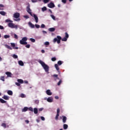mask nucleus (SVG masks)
I'll return each mask as SVG.
<instances>
[{"instance_id": "56", "label": "nucleus", "mask_w": 130, "mask_h": 130, "mask_svg": "<svg viewBox=\"0 0 130 130\" xmlns=\"http://www.w3.org/2000/svg\"><path fill=\"white\" fill-rule=\"evenodd\" d=\"M4 7H5V6H4V5H3V4H0V8H4Z\"/></svg>"}, {"instance_id": "1", "label": "nucleus", "mask_w": 130, "mask_h": 130, "mask_svg": "<svg viewBox=\"0 0 130 130\" xmlns=\"http://www.w3.org/2000/svg\"><path fill=\"white\" fill-rule=\"evenodd\" d=\"M68 38H69V34L68 32H65V37L61 39V37L59 36H57V38H54L53 40V42L55 43V42H57L58 44H59L60 43V40H61L62 41H67Z\"/></svg>"}, {"instance_id": "60", "label": "nucleus", "mask_w": 130, "mask_h": 130, "mask_svg": "<svg viewBox=\"0 0 130 130\" xmlns=\"http://www.w3.org/2000/svg\"><path fill=\"white\" fill-rule=\"evenodd\" d=\"M48 11L51 14H52V11H51L50 9H49Z\"/></svg>"}, {"instance_id": "6", "label": "nucleus", "mask_w": 130, "mask_h": 130, "mask_svg": "<svg viewBox=\"0 0 130 130\" xmlns=\"http://www.w3.org/2000/svg\"><path fill=\"white\" fill-rule=\"evenodd\" d=\"M48 7L50 9H52V8H54L55 7V5H54V3L51 2L48 4Z\"/></svg>"}, {"instance_id": "64", "label": "nucleus", "mask_w": 130, "mask_h": 130, "mask_svg": "<svg viewBox=\"0 0 130 130\" xmlns=\"http://www.w3.org/2000/svg\"><path fill=\"white\" fill-rule=\"evenodd\" d=\"M58 7L60 8V4L58 5Z\"/></svg>"}, {"instance_id": "22", "label": "nucleus", "mask_w": 130, "mask_h": 130, "mask_svg": "<svg viewBox=\"0 0 130 130\" xmlns=\"http://www.w3.org/2000/svg\"><path fill=\"white\" fill-rule=\"evenodd\" d=\"M7 93L8 95H10V96H12L13 95V91L12 90H8L7 91Z\"/></svg>"}, {"instance_id": "39", "label": "nucleus", "mask_w": 130, "mask_h": 130, "mask_svg": "<svg viewBox=\"0 0 130 130\" xmlns=\"http://www.w3.org/2000/svg\"><path fill=\"white\" fill-rule=\"evenodd\" d=\"M4 38H5V39H7L8 38H10V36H9V35H5L4 36Z\"/></svg>"}, {"instance_id": "52", "label": "nucleus", "mask_w": 130, "mask_h": 130, "mask_svg": "<svg viewBox=\"0 0 130 130\" xmlns=\"http://www.w3.org/2000/svg\"><path fill=\"white\" fill-rule=\"evenodd\" d=\"M4 26L0 25V29L1 30H4Z\"/></svg>"}, {"instance_id": "44", "label": "nucleus", "mask_w": 130, "mask_h": 130, "mask_svg": "<svg viewBox=\"0 0 130 130\" xmlns=\"http://www.w3.org/2000/svg\"><path fill=\"white\" fill-rule=\"evenodd\" d=\"M44 4H47V3L49 2V0H43Z\"/></svg>"}, {"instance_id": "33", "label": "nucleus", "mask_w": 130, "mask_h": 130, "mask_svg": "<svg viewBox=\"0 0 130 130\" xmlns=\"http://www.w3.org/2000/svg\"><path fill=\"white\" fill-rule=\"evenodd\" d=\"M50 17L52 18V19H53V20H54V21H55V16H54V15H51Z\"/></svg>"}, {"instance_id": "4", "label": "nucleus", "mask_w": 130, "mask_h": 130, "mask_svg": "<svg viewBox=\"0 0 130 130\" xmlns=\"http://www.w3.org/2000/svg\"><path fill=\"white\" fill-rule=\"evenodd\" d=\"M26 11H27V13H28V14H29V15H30V16L33 17V14H32V12H31V9H30V6L29 5H28L27 7Z\"/></svg>"}, {"instance_id": "26", "label": "nucleus", "mask_w": 130, "mask_h": 130, "mask_svg": "<svg viewBox=\"0 0 130 130\" xmlns=\"http://www.w3.org/2000/svg\"><path fill=\"white\" fill-rule=\"evenodd\" d=\"M55 69H56V70H57V71H59V67H58V64H55Z\"/></svg>"}, {"instance_id": "38", "label": "nucleus", "mask_w": 130, "mask_h": 130, "mask_svg": "<svg viewBox=\"0 0 130 130\" xmlns=\"http://www.w3.org/2000/svg\"><path fill=\"white\" fill-rule=\"evenodd\" d=\"M28 109L29 111H31V112H33V108L29 107V108H28Z\"/></svg>"}, {"instance_id": "29", "label": "nucleus", "mask_w": 130, "mask_h": 130, "mask_svg": "<svg viewBox=\"0 0 130 130\" xmlns=\"http://www.w3.org/2000/svg\"><path fill=\"white\" fill-rule=\"evenodd\" d=\"M47 10V8H46V7H44L42 8V12H45V11H46Z\"/></svg>"}, {"instance_id": "14", "label": "nucleus", "mask_w": 130, "mask_h": 130, "mask_svg": "<svg viewBox=\"0 0 130 130\" xmlns=\"http://www.w3.org/2000/svg\"><path fill=\"white\" fill-rule=\"evenodd\" d=\"M20 43L22 45H27V42H24V41H23L22 40L20 41Z\"/></svg>"}, {"instance_id": "50", "label": "nucleus", "mask_w": 130, "mask_h": 130, "mask_svg": "<svg viewBox=\"0 0 130 130\" xmlns=\"http://www.w3.org/2000/svg\"><path fill=\"white\" fill-rule=\"evenodd\" d=\"M25 47H26V48H30V45L27 44L25 46Z\"/></svg>"}, {"instance_id": "32", "label": "nucleus", "mask_w": 130, "mask_h": 130, "mask_svg": "<svg viewBox=\"0 0 130 130\" xmlns=\"http://www.w3.org/2000/svg\"><path fill=\"white\" fill-rule=\"evenodd\" d=\"M12 57H13V58H15V59L18 58V55L16 54H13L12 55Z\"/></svg>"}, {"instance_id": "25", "label": "nucleus", "mask_w": 130, "mask_h": 130, "mask_svg": "<svg viewBox=\"0 0 130 130\" xmlns=\"http://www.w3.org/2000/svg\"><path fill=\"white\" fill-rule=\"evenodd\" d=\"M17 82H18L19 84H23V83H24V81L22 79H18Z\"/></svg>"}, {"instance_id": "11", "label": "nucleus", "mask_w": 130, "mask_h": 130, "mask_svg": "<svg viewBox=\"0 0 130 130\" xmlns=\"http://www.w3.org/2000/svg\"><path fill=\"white\" fill-rule=\"evenodd\" d=\"M53 77L54 78V81H56V80H59V78H58V75H57V74L53 75Z\"/></svg>"}, {"instance_id": "23", "label": "nucleus", "mask_w": 130, "mask_h": 130, "mask_svg": "<svg viewBox=\"0 0 130 130\" xmlns=\"http://www.w3.org/2000/svg\"><path fill=\"white\" fill-rule=\"evenodd\" d=\"M18 63L19 66H21V67H23V66H24V62H23L22 60H19L18 61Z\"/></svg>"}, {"instance_id": "13", "label": "nucleus", "mask_w": 130, "mask_h": 130, "mask_svg": "<svg viewBox=\"0 0 130 130\" xmlns=\"http://www.w3.org/2000/svg\"><path fill=\"white\" fill-rule=\"evenodd\" d=\"M6 75H7L8 77L12 78V73L10 72H6Z\"/></svg>"}, {"instance_id": "47", "label": "nucleus", "mask_w": 130, "mask_h": 130, "mask_svg": "<svg viewBox=\"0 0 130 130\" xmlns=\"http://www.w3.org/2000/svg\"><path fill=\"white\" fill-rule=\"evenodd\" d=\"M45 45H49V42H45Z\"/></svg>"}, {"instance_id": "5", "label": "nucleus", "mask_w": 130, "mask_h": 130, "mask_svg": "<svg viewBox=\"0 0 130 130\" xmlns=\"http://www.w3.org/2000/svg\"><path fill=\"white\" fill-rule=\"evenodd\" d=\"M59 112H60V109H59V108H57V114H56V115L55 118V119L56 120H58V116H59Z\"/></svg>"}, {"instance_id": "28", "label": "nucleus", "mask_w": 130, "mask_h": 130, "mask_svg": "<svg viewBox=\"0 0 130 130\" xmlns=\"http://www.w3.org/2000/svg\"><path fill=\"white\" fill-rule=\"evenodd\" d=\"M0 14L2 16H6V12L5 11H1Z\"/></svg>"}, {"instance_id": "36", "label": "nucleus", "mask_w": 130, "mask_h": 130, "mask_svg": "<svg viewBox=\"0 0 130 130\" xmlns=\"http://www.w3.org/2000/svg\"><path fill=\"white\" fill-rule=\"evenodd\" d=\"M22 40L23 41H24L25 42H26V41H27V38L26 37H24L22 39Z\"/></svg>"}, {"instance_id": "2", "label": "nucleus", "mask_w": 130, "mask_h": 130, "mask_svg": "<svg viewBox=\"0 0 130 130\" xmlns=\"http://www.w3.org/2000/svg\"><path fill=\"white\" fill-rule=\"evenodd\" d=\"M39 63H40V64H41V66L43 68L44 70H45L46 73H48V72L49 71V66H48V65L45 64V63L41 60H39Z\"/></svg>"}, {"instance_id": "40", "label": "nucleus", "mask_w": 130, "mask_h": 130, "mask_svg": "<svg viewBox=\"0 0 130 130\" xmlns=\"http://www.w3.org/2000/svg\"><path fill=\"white\" fill-rule=\"evenodd\" d=\"M55 60H56V57H52L51 58V61H55Z\"/></svg>"}, {"instance_id": "24", "label": "nucleus", "mask_w": 130, "mask_h": 130, "mask_svg": "<svg viewBox=\"0 0 130 130\" xmlns=\"http://www.w3.org/2000/svg\"><path fill=\"white\" fill-rule=\"evenodd\" d=\"M62 63H63V62L62 61L59 60L57 62V64H58V66H61L62 64Z\"/></svg>"}, {"instance_id": "3", "label": "nucleus", "mask_w": 130, "mask_h": 130, "mask_svg": "<svg viewBox=\"0 0 130 130\" xmlns=\"http://www.w3.org/2000/svg\"><path fill=\"white\" fill-rule=\"evenodd\" d=\"M8 27L12 28H15L16 29H18V25H15V24L11 22L8 23Z\"/></svg>"}, {"instance_id": "34", "label": "nucleus", "mask_w": 130, "mask_h": 130, "mask_svg": "<svg viewBox=\"0 0 130 130\" xmlns=\"http://www.w3.org/2000/svg\"><path fill=\"white\" fill-rule=\"evenodd\" d=\"M5 22H6V23H9V22H11V23H12V22H13V21H12V20H10V19H6V20H5Z\"/></svg>"}, {"instance_id": "10", "label": "nucleus", "mask_w": 130, "mask_h": 130, "mask_svg": "<svg viewBox=\"0 0 130 130\" xmlns=\"http://www.w3.org/2000/svg\"><path fill=\"white\" fill-rule=\"evenodd\" d=\"M62 122L63 123H66L67 122V117L66 116H62Z\"/></svg>"}, {"instance_id": "9", "label": "nucleus", "mask_w": 130, "mask_h": 130, "mask_svg": "<svg viewBox=\"0 0 130 130\" xmlns=\"http://www.w3.org/2000/svg\"><path fill=\"white\" fill-rule=\"evenodd\" d=\"M47 101L49 103L53 102V98L50 96L47 99Z\"/></svg>"}, {"instance_id": "59", "label": "nucleus", "mask_w": 130, "mask_h": 130, "mask_svg": "<svg viewBox=\"0 0 130 130\" xmlns=\"http://www.w3.org/2000/svg\"><path fill=\"white\" fill-rule=\"evenodd\" d=\"M42 53H45V51L44 50H42L41 51Z\"/></svg>"}, {"instance_id": "58", "label": "nucleus", "mask_w": 130, "mask_h": 130, "mask_svg": "<svg viewBox=\"0 0 130 130\" xmlns=\"http://www.w3.org/2000/svg\"><path fill=\"white\" fill-rule=\"evenodd\" d=\"M59 98L58 97V96H55V99H58Z\"/></svg>"}, {"instance_id": "57", "label": "nucleus", "mask_w": 130, "mask_h": 130, "mask_svg": "<svg viewBox=\"0 0 130 130\" xmlns=\"http://www.w3.org/2000/svg\"><path fill=\"white\" fill-rule=\"evenodd\" d=\"M42 32L44 33V34H46V33H47V32H46L45 30H43Z\"/></svg>"}, {"instance_id": "17", "label": "nucleus", "mask_w": 130, "mask_h": 130, "mask_svg": "<svg viewBox=\"0 0 130 130\" xmlns=\"http://www.w3.org/2000/svg\"><path fill=\"white\" fill-rule=\"evenodd\" d=\"M48 31H49L50 32H54V31H55V28L54 27L49 28L48 29Z\"/></svg>"}, {"instance_id": "16", "label": "nucleus", "mask_w": 130, "mask_h": 130, "mask_svg": "<svg viewBox=\"0 0 130 130\" xmlns=\"http://www.w3.org/2000/svg\"><path fill=\"white\" fill-rule=\"evenodd\" d=\"M28 25L29 27H30V28H35V25H34V24L31 23V22H28Z\"/></svg>"}, {"instance_id": "7", "label": "nucleus", "mask_w": 130, "mask_h": 130, "mask_svg": "<svg viewBox=\"0 0 130 130\" xmlns=\"http://www.w3.org/2000/svg\"><path fill=\"white\" fill-rule=\"evenodd\" d=\"M13 17L15 19H18V18H20V13L18 12L14 13L13 15Z\"/></svg>"}, {"instance_id": "49", "label": "nucleus", "mask_w": 130, "mask_h": 130, "mask_svg": "<svg viewBox=\"0 0 130 130\" xmlns=\"http://www.w3.org/2000/svg\"><path fill=\"white\" fill-rule=\"evenodd\" d=\"M41 28H45V25H44V24H42L41 25Z\"/></svg>"}, {"instance_id": "27", "label": "nucleus", "mask_w": 130, "mask_h": 130, "mask_svg": "<svg viewBox=\"0 0 130 130\" xmlns=\"http://www.w3.org/2000/svg\"><path fill=\"white\" fill-rule=\"evenodd\" d=\"M0 102L1 103H7V101L4 100L3 99H0Z\"/></svg>"}, {"instance_id": "48", "label": "nucleus", "mask_w": 130, "mask_h": 130, "mask_svg": "<svg viewBox=\"0 0 130 130\" xmlns=\"http://www.w3.org/2000/svg\"><path fill=\"white\" fill-rule=\"evenodd\" d=\"M14 38L15 39H18V36L16 34H14Z\"/></svg>"}, {"instance_id": "41", "label": "nucleus", "mask_w": 130, "mask_h": 130, "mask_svg": "<svg viewBox=\"0 0 130 130\" xmlns=\"http://www.w3.org/2000/svg\"><path fill=\"white\" fill-rule=\"evenodd\" d=\"M6 47L7 48H8V49H10V50H12V47H11V46H9V45H6Z\"/></svg>"}, {"instance_id": "61", "label": "nucleus", "mask_w": 130, "mask_h": 130, "mask_svg": "<svg viewBox=\"0 0 130 130\" xmlns=\"http://www.w3.org/2000/svg\"><path fill=\"white\" fill-rule=\"evenodd\" d=\"M25 122H26V123H29V120H26Z\"/></svg>"}, {"instance_id": "12", "label": "nucleus", "mask_w": 130, "mask_h": 130, "mask_svg": "<svg viewBox=\"0 0 130 130\" xmlns=\"http://www.w3.org/2000/svg\"><path fill=\"white\" fill-rule=\"evenodd\" d=\"M46 94H47L49 96H51V95H52V92L50 91V90L48 89L46 90Z\"/></svg>"}, {"instance_id": "37", "label": "nucleus", "mask_w": 130, "mask_h": 130, "mask_svg": "<svg viewBox=\"0 0 130 130\" xmlns=\"http://www.w3.org/2000/svg\"><path fill=\"white\" fill-rule=\"evenodd\" d=\"M20 97H21V98H25V94H23V93H21V94H20Z\"/></svg>"}, {"instance_id": "54", "label": "nucleus", "mask_w": 130, "mask_h": 130, "mask_svg": "<svg viewBox=\"0 0 130 130\" xmlns=\"http://www.w3.org/2000/svg\"><path fill=\"white\" fill-rule=\"evenodd\" d=\"M43 110V108H41L39 109V111H42Z\"/></svg>"}, {"instance_id": "42", "label": "nucleus", "mask_w": 130, "mask_h": 130, "mask_svg": "<svg viewBox=\"0 0 130 130\" xmlns=\"http://www.w3.org/2000/svg\"><path fill=\"white\" fill-rule=\"evenodd\" d=\"M15 85H16V86H18V87H20V86H21V84H20L19 82H16Z\"/></svg>"}, {"instance_id": "55", "label": "nucleus", "mask_w": 130, "mask_h": 130, "mask_svg": "<svg viewBox=\"0 0 130 130\" xmlns=\"http://www.w3.org/2000/svg\"><path fill=\"white\" fill-rule=\"evenodd\" d=\"M24 18H26V19H28L29 16H27V15H25V16H24Z\"/></svg>"}, {"instance_id": "35", "label": "nucleus", "mask_w": 130, "mask_h": 130, "mask_svg": "<svg viewBox=\"0 0 130 130\" xmlns=\"http://www.w3.org/2000/svg\"><path fill=\"white\" fill-rule=\"evenodd\" d=\"M1 80L3 81V82H5V76H1Z\"/></svg>"}, {"instance_id": "43", "label": "nucleus", "mask_w": 130, "mask_h": 130, "mask_svg": "<svg viewBox=\"0 0 130 130\" xmlns=\"http://www.w3.org/2000/svg\"><path fill=\"white\" fill-rule=\"evenodd\" d=\"M35 27H36V28L38 29V28H40V25H39V24H36Z\"/></svg>"}, {"instance_id": "21", "label": "nucleus", "mask_w": 130, "mask_h": 130, "mask_svg": "<svg viewBox=\"0 0 130 130\" xmlns=\"http://www.w3.org/2000/svg\"><path fill=\"white\" fill-rule=\"evenodd\" d=\"M27 110H28V107H25L22 110V112H26V111H27Z\"/></svg>"}, {"instance_id": "63", "label": "nucleus", "mask_w": 130, "mask_h": 130, "mask_svg": "<svg viewBox=\"0 0 130 130\" xmlns=\"http://www.w3.org/2000/svg\"><path fill=\"white\" fill-rule=\"evenodd\" d=\"M3 60V59L2 58V57H0V61H2Z\"/></svg>"}, {"instance_id": "46", "label": "nucleus", "mask_w": 130, "mask_h": 130, "mask_svg": "<svg viewBox=\"0 0 130 130\" xmlns=\"http://www.w3.org/2000/svg\"><path fill=\"white\" fill-rule=\"evenodd\" d=\"M61 2L63 4H67V0H61Z\"/></svg>"}, {"instance_id": "30", "label": "nucleus", "mask_w": 130, "mask_h": 130, "mask_svg": "<svg viewBox=\"0 0 130 130\" xmlns=\"http://www.w3.org/2000/svg\"><path fill=\"white\" fill-rule=\"evenodd\" d=\"M2 126L6 128L7 127V124L5 123H3L2 124Z\"/></svg>"}, {"instance_id": "62", "label": "nucleus", "mask_w": 130, "mask_h": 130, "mask_svg": "<svg viewBox=\"0 0 130 130\" xmlns=\"http://www.w3.org/2000/svg\"><path fill=\"white\" fill-rule=\"evenodd\" d=\"M25 84H28V81L25 80L24 81Z\"/></svg>"}, {"instance_id": "53", "label": "nucleus", "mask_w": 130, "mask_h": 130, "mask_svg": "<svg viewBox=\"0 0 130 130\" xmlns=\"http://www.w3.org/2000/svg\"><path fill=\"white\" fill-rule=\"evenodd\" d=\"M32 3H37V0H31Z\"/></svg>"}, {"instance_id": "15", "label": "nucleus", "mask_w": 130, "mask_h": 130, "mask_svg": "<svg viewBox=\"0 0 130 130\" xmlns=\"http://www.w3.org/2000/svg\"><path fill=\"white\" fill-rule=\"evenodd\" d=\"M34 18H35L36 22L38 23V17H37V15L36 14H34Z\"/></svg>"}, {"instance_id": "31", "label": "nucleus", "mask_w": 130, "mask_h": 130, "mask_svg": "<svg viewBox=\"0 0 130 130\" xmlns=\"http://www.w3.org/2000/svg\"><path fill=\"white\" fill-rule=\"evenodd\" d=\"M61 83H62V80H61V79H60L59 82L57 83V85L58 86H60V84H61Z\"/></svg>"}, {"instance_id": "51", "label": "nucleus", "mask_w": 130, "mask_h": 130, "mask_svg": "<svg viewBox=\"0 0 130 130\" xmlns=\"http://www.w3.org/2000/svg\"><path fill=\"white\" fill-rule=\"evenodd\" d=\"M41 119L44 121V120H45V118H44V117L41 116Z\"/></svg>"}, {"instance_id": "45", "label": "nucleus", "mask_w": 130, "mask_h": 130, "mask_svg": "<svg viewBox=\"0 0 130 130\" xmlns=\"http://www.w3.org/2000/svg\"><path fill=\"white\" fill-rule=\"evenodd\" d=\"M30 40L31 42H33V43L35 42V39H34L33 38H30Z\"/></svg>"}, {"instance_id": "8", "label": "nucleus", "mask_w": 130, "mask_h": 130, "mask_svg": "<svg viewBox=\"0 0 130 130\" xmlns=\"http://www.w3.org/2000/svg\"><path fill=\"white\" fill-rule=\"evenodd\" d=\"M11 47H13V49H19V47H15V46H16V45L15 44V43H11Z\"/></svg>"}, {"instance_id": "19", "label": "nucleus", "mask_w": 130, "mask_h": 130, "mask_svg": "<svg viewBox=\"0 0 130 130\" xmlns=\"http://www.w3.org/2000/svg\"><path fill=\"white\" fill-rule=\"evenodd\" d=\"M34 112L35 114H37L38 113V109H37V108H35L34 109Z\"/></svg>"}, {"instance_id": "20", "label": "nucleus", "mask_w": 130, "mask_h": 130, "mask_svg": "<svg viewBox=\"0 0 130 130\" xmlns=\"http://www.w3.org/2000/svg\"><path fill=\"white\" fill-rule=\"evenodd\" d=\"M69 127V125L67 124H64L63 125V128L64 129H68V128Z\"/></svg>"}, {"instance_id": "18", "label": "nucleus", "mask_w": 130, "mask_h": 130, "mask_svg": "<svg viewBox=\"0 0 130 130\" xmlns=\"http://www.w3.org/2000/svg\"><path fill=\"white\" fill-rule=\"evenodd\" d=\"M3 99H5V100H9L10 99V97L8 96V95H4L3 96Z\"/></svg>"}]
</instances>
